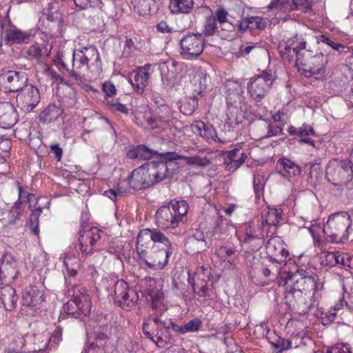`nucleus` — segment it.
Listing matches in <instances>:
<instances>
[{"label":"nucleus","instance_id":"obj_43","mask_svg":"<svg viewBox=\"0 0 353 353\" xmlns=\"http://www.w3.org/2000/svg\"><path fill=\"white\" fill-rule=\"evenodd\" d=\"M263 234H256L254 228L248 226L245 230L244 242L246 243H252L253 241H256L255 248L258 250L262 245Z\"/></svg>","mask_w":353,"mask_h":353},{"label":"nucleus","instance_id":"obj_61","mask_svg":"<svg viewBox=\"0 0 353 353\" xmlns=\"http://www.w3.org/2000/svg\"><path fill=\"white\" fill-rule=\"evenodd\" d=\"M289 3L288 0H272L268 6L270 9L279 8V9H293L292 6L290 8L286 6V4Z\"/></svg>","mask_w":353,"mask_h":353},{"label":"nucleus","instance_id":"obj_20","mask_svg":"<svg viewBox=\"0 0 353 353\" xmlns=\"http://www.w3.org/2000/svg\"><path fill=\"white\" fill-rule=\"evenodd\" d=\"M17 262L10 253L4 254L0 259V281L12 282L17 278Z\"/></svg>","mask_w":353,"mask_h":353},{"label":"nucleus","instance_id":"obj_56","mask_svg":"<svg viewBox=\"0 0 353 353\" xmlns=\"http://www.w3.org/2000/svg\"><path fill=\"white\" fill-rule=\"evenodd\" d=\"M170 111L167 107L159 109L157 112V118L161 125L168 123L170 121Z\"/></svg>","mask_w":353,"mask_h":353},{"label":"nucleus","instance_id":"obj_57","mask_svg":"<svg viewBox=\"0 0 353 353\" xmlns=\"http://www.w3.org/2000/svg\"><path fill=\"white\" fill-rule=\"evenodd\" d=\"M63 310L65 313L74 316V318H77L75 314L79 311V307L75 304L74 301L71 299L68 301L65 304H64L63 307Z\"/></svg>","mask_w":353,"mask_h":353},{"label":"nucleus","instance_id":"obj_64","mask_svg":"<svg viewBox=\"0 0 353 353\" xmlns=\"http://www.w3.org/2000/svg\"><path fill=\"white\" fill-rule=\"evenodd\" d=\"M228 12L224 8H219L216 10V18L219 23L222 24L228 21Z\"/></svg>","mask_w":353,"mask_h":353},{"label":"nucleus","instance_id":"obj_19","mask_svg":"<svg viewBox=\"0 0 353 353\" xmlns=\"http://www.w3.org/2000/svg\"><path fill=\"white\" fill-rule=\"evenodd\" d=\"M17 101L24 112H31L40 101V94L37 87L28 85L17 97Z\"/></svg>","mask_w":353,"mask_h":353},{"label":"nucleus","instance_id":"obj_25","mask_svg":"<svg viewBox=\"0 0 353 353\" xmlns=\"http://www.w3.org/2000/svg\"><path fill=\"white\" fill-rule=\"evenodd\" d=\"M248 257L250 268V274L253 282L257 285H265L266 281H259L258 279L262 276L265 278L268 277L271 274V270L263 267L260 260L256 256L250 254Z\"/></svg>","mask_w":353,"mask_h":353},{"label":"nucleus","instance_id":"obj_6","mask_svg":"<svg viewBox=\"0 0 353 353\" xmlns=\"http://www.w3.org/2000/svg\"><path fill=\"white\" fill-rule=\"evenodd\" d=\"M152 243L170 245V240L159 230L149 228L141 230L137 236L136 246L139 256H145L148 251L146 248H150Z\"/></svg>","mask_w":353,"mask_h":353},{"label":"nucleus","instance_id":"obj_58","mask_svg":"<svg viewBox=\"0 0 353 353\" xmlns=\"http://www.w3.org/2000/svg\"><path fill=\"white\" fill-rule=\"evenodd\" d=\"M83 238V232L80 233L79 236V245H80V250L81 252L85 255L90 254L93 252L94 245H90L89 241H87V243H84L82 244V239Z\"/></svg>","mask_w":353,"mask_h":353},{"label":"nucleus","instance_id":"obj_31","mask_svg":"<svg viewBox=\"0 0 353 353\" xmlns=\"http://www.w3.org/2000/svg\"><path fill=\"white\" fill-rule=\"evenodd\" d=\"M0 301L6 310H14L17 301L15 290L9 285L0 289Z\"/></svg>","mask_w":353,"mask_h":353},{"label":"nucleus","instance_id":"obj_62","mask_svg":"<svg viewBox=\"0 0 353 353\" xmlns=\"http://www.w3.org/2000/svg\"><path fill=\"white\" fill-rule=\"evenodd\" d=\"M123 43L124 44V50L123 52V56L125 57H128L132 52L133 48H134V43L132 39L129 38H126Z\"/></svg>","mask_w":353,"mask_h":353},{"label":"nucleus","instance_id":"obj_63","mask_svg":"<svg viewBox=\"0 0 353 353\" xmlns=\"http://www.w3.org/2000/svg\"><path fill=\"white\" fill-rule=\"evenodd\" d=\"M315 131L313 128L307 124H303L301 127L299 128V137H306L310 135H314Z\"/></svg>","mask_w":353,"mask_h":353},{"label":"nucleus","instance_id":"obj_41","mask_svg":"<svg viewBox=\"0 0 353 353\" xmlns=\"http://www.w3.org/2000/svg\"><path fill=\"white\" fill-rule=\"evenodd\" d=\"M208 245L206 241H198L194 239L188 237L185 243V248L190 254L205 250Z\"/></svg>","mask_w":353,"mask_h":353},{"label":"nucleus","instance_id":"obj_32","mask_svg":"<svg viewBox=\"0 0 353 353\" xmlns=\"http://www.w3.org/2000/svg\"><path fill=\"white\" fill-rule=\"evenodd\" d=\"M52 49V46L50 43L41 41V43L36 42L30 46L27 50V54L29 59H39L42 56H48Z\"/></svg>","mask_w":353,"mask_h":353},{"label":"nucleus","instance_id":"obj_12","mask_svg":"<svg viewBox=\"0 0 353 353\" xmlns=\"http://www.w3.org/2000/svg\"><path fill=\"white\" fill-rule=\"evenodd\" d=\"M108 326L94 328V340L88 345L82 353H110L112 346L110 341Z\"/></svg>","mask_w":353,"mask_h":353},{"label":"nucleus","instance_id":"obj_24","mask_svg":"<svg viewBox=\"0 0 353 353\" xmlns=\"http://www.w3.org/2000/svg\"><path fill=\"white\" fill-rule=\"evenodd\" d=\"M248 158L246 153L239 148H234L224 153V164L225 170L234 172L241 166Z\"/></svg>","mask_w":353,"mask_h":353},{"label":"nucleus","instance_id":"obj_26","mask_svg":"<svg viewBox=\"0 0 353 353\" xmlns=\"http://www.w3.org/2000/svg\"><path fill=\"white\" fill-rule=\"evenodd\" d=\"M192 128L194 133L199 134L209 143L212 141L225 143L218 137L216 130L211 124H205L203 121H197L192 125Z\"/></svg>","mask_w":353,"mask_h":353},{"label":"nucleus","instance_id":"obj_30","mask_svg":"<svg viewBox=\"0 0 353 353\" xmlns=\"http://www.w3.org/2000/svg\"><path fill=\"white\" fill-rule=\"evenodd\" d=\"M276 168L282 175L289 178L299 175L301 172L299 165L286 158L279 159Z\"/></svg>","mask_w":353,"mask_h":353},{"label":"nucleus","instance_id":"obj_7","mask_svg":"<svg viewBox=\"0 0 353 353\" xmlns=\"http://www.w3.org/2000/svg\"><path fill=\"white\" fill-rule=\"evenodd\" d=\"M302 277L301 278L300 283L303 285V290L294 289L290 290L287 296L286 299H290L292 296L295 299V303L298 306V308L301 310L303 312H307L310 308L308 304L305 301V299L303 297V290L305 292L314 291L316 292L320 288L317 283V277L314 275H306V272H304L301 274Z\"/></svg>","mask_w":353,"mask_h":353},{"label":"nucleus","instance_id":"obj_35","mask_svg":"<svg viewBox=\"0 0 353 353\" xmlns=\"http://www.w3.org/2000/svg\"><path fill=\"white\" fill-rule=\"evenodd\" d=\"M208 76L203 72H196L191 79L194 97L201 95L207 88Z\"/></svg>","mask_w":353,"mask_h":353},{"label":"nucleus","instance_id":"obj_1","mask_svg":"<svg viewBox=\"0 0 353 353\" xmlns=\"http://www.w3.org/2000/svg\"><path fill=\"white\" fill-rule=\"evenodd\" d=\"M58 64L60 70H65L71 78L80 82L82 72L100 68L101 59L97 49L90 46L72 52L63 51L59 54Z\"/></svg>","mask_w":353,"mask_h":353},{"label":"nucleus","instance_id":"obj_9","mask_svg":"<svg viewBox=\"0 0 353 353\" xmlns=\"http://www.w3.org/2000/svg\"><path fill=\"white\" fill-rule=\"evenodd\" d=\"M273 81L272 73L266 71H263L260 74L251 78L248 85L251 97L256 101H260L268 92Z\"/></svg>","mask_w":353,"mask_h":353},{"label":"nucleus","instance_id":"obj_16","mask_svg":"<svg viewBox=\"0 0 353 353\" xmlns=\"http://www.w3.org/2000/svg\"><path fill=\"white\" fill-rule=\"evenodd\" d=\"M68 293L79 307L81 313L85 316L90 313L92 307L90 297L84 287L74 283V285H72V287L68 288Z\"/></svg>","mask_w":353,"mask_h":353},{"label":"nucleus","instance_id":"obj_28","mask_svg":"<svg viewBox=\"0 0 353 353\" xmlns=\"http://www.w3.org/2000/svg\"><path fill=\"white\" fill-rule=\"evenodd\" d=\"M24 196H26L27 202L30 201L32 199H34V194H27L22 190V187H19V199L8 212L9 223L14 224L15 221L19 218L23 210L22 199Z\"/></svg>","mask_w":353,"mask_h":353},{"label":"nucleus","instance_id":"obj_14","mask_svg":"<svg viewBox=\"0 0 353 353\" xmlns=\"http://www.w3.org/2000/svg\"><path fill=\"white\" fill-rule=\"evenodd\" d=\"M226 92V103L228 107L233 108L236 112L241 108V104L245 103L243 96V88L238 81L228 80L224 85Z\"/></svg>","mask_w":353,"mask_h":353},{"label":"nucleus","instance_id":"obj_2","mask_svg":"<svg viewBox=\"0 0 353 353\" xmlns=\"http://www.w3.org/2000/svg\"><path fill=\"white\" fill-rule=\"evenodd\" d=\"M309 230L315 243L321 244L324 240L343 242L347 240L352 231V220L347 212H336L329 216L323 228L320 225H312Z\"/></svg>","mask_w":353,"mask_h":353},{"label":"nucleus","instance_id":"obj_54","mask_svg":"<svg viewBox=\"0 0 353 353\" xmlns=\"http://www.w3.org/2000/svg\"><path fill=\"white\" fill-rule=\"evenodd\" d=\"M318 41L327 44V46H330L333 50H335L338 52H342L345 48V46L343 45L335 43L331 39H330L328 37L323 34L320 35L318 37Z\"/></svg>","mask_w":353,"mask_h":353},{"label":"nucleus","instance_id":"obj_22","mask_svg":"<svg viewBox=\"0 0 353 353\" xmlns=\"http://www.w3.org/2000/svg\"><path fill=\"white\" fill-rule=\"evenodd\" d=\"M171 163H164L163 162H150L148 163V173H150V180H152V185L159 183L166 178L172 177L174 174L173 169H170Z\"/></svg>","mask_w":353,"mask_h":353},{"label":"nucleus","instance_id":"obj_47","mask_svg":"<svg viewBox=\"0 0 353 353\" xmlns=\"http://www.w3.org/2000/svg\"><path fill=\"white\" fill-rule=\"evenodd\" d=\"M62 103L67 107H73L77 103L76 91L68 87L66 89V94L62 97Z\"/></svg>","mask_w":353,"mask_h":353},{"label":"nucleus","instance_id":"obj_21","mask_svg":"<svg viewBox=\"0 0 353 353\" xmlns=\"http://www.w3.org/2000/svg\"><path fill=\"white\" fill-rule=\"evenodd\" d=\"M150 64H145L139 67L137 70H133L128 75V81L134 88V90L139 94H142L148 85V80L150 77Z\"/></svg>","mask_w":353,"mask_h":353},{"label":"nucleus","instance_id":"obj_40","mask_svg":"<svg viewBox=\"0 0 353 353\" xmlns=\"http://www.w3.org/2000/svg\"><path fill=\"white\" fill-rule=\"evenodd\" d=\"M151 0H135L134 8L137 9L138 12L141 15L150 14L152 12H155L158 10V6L154 2L152 5Z\"/></svg>","mask_w":353,"mask_h":353},{"label":"nucleus","instance_id":"obj_44","mask_svg":"<svg viewBox=\"0 0 353 353\" xmlns=\"http://www.w3.org/2000/svg\"><path fill=\"white\" fill-rule=\"evenodd\" d=\"M101 233L103 232L97 228H92L90 230L83 231V238L82 239V244L89 241V245H94L97 242L101 239Z\"/></svg>","mask_w":353,"mask_h":353},{"label":"nucleus","instance_id":"obj_39","mask_svg":"<svg viewBox=\"0 0 353 353\" xmlns=\"http://www.w3.org/2000/svg\"><path fill=\"white\" fill-rule=\"evenodd\" d=\"M210 273L206 269L203 267L199 268L193 278L194 282L192 283V286L194 291H196L199 286L205 285L208 284L210 280Z\"/></svg>","mask_w":353,"mask_h":353},{"label":"nucleus","instance_id":"obj_49","mask_svg":"<svg viewBox=\"0 0 353 353\" xmlns=\"http://www.w3.org/2000/svg\"><path fill=\"white\" fill-rule=\"evenodd\" d=\"M152 307L157 310L158 314H161L165 310V307L163 302V296L161 293L157 292L155 294H152Z\"/></svg>","mask_w":353,"mask_h":353},{"label":"nucleus","instance_id":"obj_17","mask_svg":"<svg viewBox=\"0 0 353 353\" xmlns=\"http://www.w3.org/2000/svg\"><path fill=\"white\" fill-rule=\"evenodd\" d=\"M283 210L281 208H271L267 207L261 212L262 231L267 237L270 234L274 235L276 232V226L282 219Z\"/></svg>","mask_w":353,"mask_h":353},{"label":"nucleus","instance_id":"obj_11","mask_svg":"<svg viewBox=\"0 0 353 353\" xmlns=\"http://www.w3.org/2000/svg\"><path fill=\"white\" fill-rule=\"evenodd\" d=\"M27 74L23 71L8 70L0 74V88L5 92H15L26 86Z\"/></svg>","mask_w":353,"mask_h":353},{"label":"nucleus","instance_id":"obj_3","mask_svg":"<svg viewBox=\"0 0 353 353\" xmlns=\"http://www.w3.org/2000/svg\"><path fill=\"white\" fill-rule=\"evenodd\" d=\"M305 48V42L299 43L292 48L296 54V66L299 71L308 72L309 76H315L317 79H322L325 73V66L327 63V57L322 53L311 56L308 51L301 52Z\"/></svg>","mask_w":353,"mask_h":353},{"label":"nucleus","instance_id":"obj_18","mask_svg":"<svg viewBox=\"0 0 353 353\" xmlns=\"http://www.w3.org/2000/svg\"><path fill=\"white\" fill-rule=\"evenodd\" d=\"M44 299L43 291L37 286L29 287L23 295V306L27 307V314L35 315Z\"/></svg>","mask_w":353,"mask_h":353},{"label":"nucleus","instance_id":"obj_4","mask_svg":"<svg viewBox=\"0 0 353 353\" xmlns=\"http://www.w3.org/2000/svg\"><path fill=\"white\" fill-rule=\"evenodd\" d=\"M189 205L185 201H172L159 208L155 214L157 224L162 228H175L186 220Z\"/></svg>","mask_w":353,"mask_h":353},{"label":"nucleus","instance_id":"obj_59","mask_svg":"<svg viewBox=\"0 0 353 353\" xmlns=\"http://www.w3.org/2000/svg\"><path fill=\"white\" fill-rule=\"evenodd\" d=\"M162 157L168 161L163 162L164 163H171V166L173 165V161L184 159L185 156H181L175 152H165L162 154Z\"/></svg>","mask_w":353,"mask_h":353},{"label":"nucleus","instance_id":"obj_52","mask_svg":"<svg viewBox=\"0 0 353 353\" xmlns=\"http://www.w3.org/2000/svg\"><path fill=\"white\" fill-rule=\"evenodd\" d=\"M216 19L212 17L206 19L204 24L203 33L206 36L213 35L216 30Z\"/></svg>","mask_w":353,"mask_h":353},{"label":"nucleus","instance_id":"obj_53","mask_svg":"<svg viewBox=\"0 0 353 353\" xmlns=\"http://www.w3.org/2000/svg\"><path fill=\"white\" fill-rule=\"evenodd\" d=\"M202 327V321L196 318L189 321L184 325L185 332H195L199 331Z\"/></svg>","mask_w":353,"mask_h":353},{"label":"nucleus","instance_id":"obj_48","mask_svg":"<svg viewBox=\"0 0 353 353\" xmlns=\"http://www.w3.org/2000/svg\"><path fill=\"white\" fill-rule=\"evenodd\" d=\"M216 253L221 260L225 261L230 257H234L236 253V250L232 247L220 246L218 249H216Z\"/></svg>","mask_w":353,"mask_h":353},{"label":"nucleus","instance_id":"obj_5","mask_svg":"<svg viewBox=\"0 0 353 353\" xmlns=\"http://www.w3.org/2000/svg\"><path fill=\"white\" fill-rule=\"evenodd\" d=\"M114 299L123 309L130 310L137 305L139 297L136 290L130 288L124 280H117L114 285Z\"/></svg>","mask_w":353,"mask_h":353},{"label":"nucleus","instance_id":"obj_10","mask_svg":"<svg viewBox=\"0 0 353 353\" xmlns=\"http://www.w3.org/2000/svg\"><path fill=\"white\" fill-rule=\"evenodd\" d=\"M181 55L185 59L198 57L203 51L204 38L201 34H188L180 41Z\"/></svg>","mask_w":353,"mask_h":353},{"label":"nucleus","instance_id":"obj_60","mask_svg":"<svg viewBox=\"0 0 353 353\" xmlns=\"http://www.w3.org/2000/svg\"><path fill=\"white\" fill-rule=\"evenodd\" d=\"M139 169H141V173L144 180L145 186L149 188L152 185V180H150V173H148V163L140 166Z\"/></svg>","mask_w":353,"mask_h":353},{"label":"nucleus","instance_id":"obj_29","mask_svg":"<svg viewBox=\"0 0 353 353\" xmlns=\"http://www.w3.org/2000/svg\"><path fill=\"white\" fill-rule=\"evenodd\" d=\"M5 40L11 44L27 43L30 40V34L23 32L14 26H9L3 32Z\"/></svg>","mask_w":353,"mask_h":353},{"label":"nucleus","instance_id":"obj_37","mask_svg":"<svg viewBox=\"0 0 353 353\" xmlns=\"http://www.w3.org/2000/svg\"><path fill=\"white\" fill-rule=\"evenodd\" d=\"M63 264L67 270V274L65 276V282L68 285V288H70L72 287L73 284L71 283V281L68 280V276L74 278L77 276V269L79 267V261L75 257L68 256L65 258Z\"/></svg>","mask_w":353,"mask_h":353},{"label":"nucleus","instance_id":"obj_8","mask_svg":"<svg viewBox=\"0 0 353 353\" xmlns=\"http://www.w3.org/2000/svg\"><path fill=\"white\" fill-rule=\"evenodd\" d=\"M163 245V248L159 249L157 245H154L150 250L146 252L145 256H139L140 259L150 269H163L167 265L168 258L171 255L172 250L170 241V245Z\"/></svg>","mask_w":353,"mask_h":353},{"label":"nucleus","instance_id":"obj_36","mask_svg":"<svg viewBox=\"0 0 353 353\" xmlns=\"http://www.w3.org/2000/svg\"><path fill=\"white\" fill-rule=\"evenodd\" d=\"M193 6V0H170L169 9L173 14H188Z\"/></svg>","mask_w":353,"mask_h":353},{"label":"nucleus","instance_id":"obj_46","mask_svg":"<svg viewBox=\"0 0 353 353\" xmlns=\"http://www.w3.org/2000/svg\"><path fill=\"white\" fill-rule=\"evenodd\" d=\"M184 160L188 165H196L201 168L207 167L211 163L208 158L201 157L199 156L185 157Z\"/></svg>","mask_w":353,"mask_h":353},{"label":"nucleus","instance_id":"obj_33","mask_svg":"<svg viewBox=\"0 0 353 353\" xmlns=\"http://www.w3.org/2000/svg\"><path fill=\"white\" fill-rule=\"evenodd\" d=\"M170 325H171V319H167L163 321L156 326V329L153 330L154 332L155 343L159 347L163 346L170 339L168 330L170 329Z\"/></svg>","mask_w":353,"mask_h":353},{"label":"nucleus","instance_id":"obj_13","mask_svg":"<svg viewBox=\"0 0 353 353\" xmlns=\"http://www.w3.org/2000/svg\"><path fill=\"white\" fill-rule=\"evenodd\" d=\"M353 170L347 161L330 163L326 170L327 180L335 186H341L349 177Z\"/></svg>","mask_w":353,"mask_h":353},{"label":"nucleus","instance_id":"obj_23","mask_svg":"<svg viewBox=\"0 0 353 353\" xmlns=\"http://www.w3.org/2000/svg\"><path fill=\"white\" fill-rule=\"evenodd\" d=\"M44 336L40 334H27L21 339L20 343L26 347L28 353H43L47 347Z\"/></svg>","mask_w":353,"mask_h":353},{"label":"nucleus","instance_id":"obj_45","mask_svg":"<svg viewBox=\"0 0 353 353\" xmlns=\"http://www.w3.org/2000/svg\"><path fill=\"white\" fill-rule=\"evenodd\" d=\"M124 181L118 184L116 189H110L105 191L104 194L109 197L112 201H116L118 196H123L128 192V189L124 187Z\"/></svg>","mask_w":353,"mask_h":353},{"label":"nucleus","instance_id":"obj_50","mask_svg":"<svg viewBox=\"0 0 353 353\" xmlns=\"http://www.w3.org/2000/svg\"><path fill=\"white\" fill-rule=\"evenodd\" d=\"M249 21V27L250 30L259 29L263 30L266 28L267 21L265 19L260 17H248Z\"/></svg>","mask_w":353,"mask_h":353},{"label":"nucleus","instance_id":"obj_38","mask_svg":"<svg viewBox=\"0 0 353 353\" xmlns=\"http://www.w3.org/2000/svg\"><path fill=\"white\" fill-rule=\"evenodd\" d=\"M141 169L139 167L134 170L128 179V181H125L124 185L128 183L130 188L134 190H139L146 188L144 183L143 176L141 173Z\"/></svg>","mask_w":353,"mask_h":353},{"label":"nucleus","instance_id":"obj_55","mask_svg":"<svg viewBox=\"0 0 353 353\" xmlns=\"http://www.w3.org/2000/svg\"><path fill=\"white\" fill-rule=\"evenodd\" d=\"M327 353H352L349 344L337 343L327 350Z\"/></svg>","mask_w":353,"mask_h":353},{"label":"nucleus","instance_id":"obj_34","mask_svg":"<svg viewBox=\"0 0 353 353\" xmlns=\"http://www.w3.org/2000/svg\"><path fill=\"white\" fill-rule=\"evenodd\" d=\"M157 152L149 149L143 145H139L130 150L127 157L131 159L149 160L152 159Z\"/></svg>","mask_w":353,"mask_h":353},{"label":"nucleus","instance_id":"obj_15","mask_svg":"<svg viewBox=\"0 0 353 353\" xmlns=\"http://www.w3.org/2000/svg\"><path fill=\"white\" fill-rule=\"evenodd\" d=\"M270 238L266 243V253L271 261L281 263L285 261L288 256V251L285 248L281 238L270 234Z\"/></svg>","mask_w":353,"mask_h":353},{"label":"nucleus","instance_id":"obj_42","mask_svg":"<svg viewBox=\"0 0 353 353\" xmlns=\"http://www.w3.org/2000/svg\"><path fill=\"white\" fill-rule=\"evenodd\" d=\"M6 110L3 114H0V124L3 125V128H9L15 123V113L13 108L9 104L2 105Z\"/></svg>","mask_w":353,"mask_h":353},{"label":"nucleus","instance_id":"obj_51","mask_svg":"<svg viewBox=\"0 0 353 353\" xmlns=\"http://www.w3.org/2000/svg\"><path fill=\"white\" fill-rule=\"evenodd\" d=\"M62 332L63 330L60 327H56L54 331L52 332L51 337L50 339H46V342L48 345L51 346L56 345L59 343V342L62 340Z\"/></svg>","mask_w":353,"mask_h":353},{"label":"nucleus","instance_id":"obj_27","mask_svg":"<svg viewBox=\"0 0 353 353\" xmlns=\"http://www.w3.org/2000/svg\"><path fill=\"white\" fill-rule=\"evenodd\" d=\"M63 108L61 105L48 104L40 113L39 119L43 123H50L57 121L63 114Z\"/></svg>","mask_w":353,"mask_h":353}]
</instances>
